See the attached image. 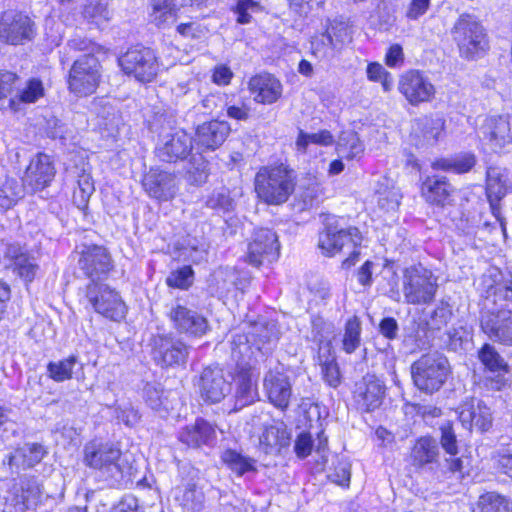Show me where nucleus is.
<instances>
[{
  "mask_svg": "<svg viewBox=\"0 0 512 512\" xmlns=\"http://www.w3.org/2000/svg\"><path fill=\"white\" fill-rule=\"evenodd\" d=\"M444 129V120L439 117L423 116L413 122L412 130L413 133L422 137L423 140L432 144L435 143Z\"/></svg>",
  "mask_w": 512,
  "mask_h": 512,
  "instance_id": "f704fd0d",
  "label": "nucleus"
},
{
  "mask_svg": "<svg viewBox=\"0 0 512 512\" xmlns=\"http://www.w3.org/2000/svg\"><path fill=\"white\" fill-rule=\"evenodd\" d=\"M79 267L91 282H98L107 276L112 267L110 254L102 246H85L81 252Z\"/></svg>",
  "mask_w": 512,
  "mask_h": 512,
  "instance_id": "aec40b11",
  "label": "nucleus"
},
{
  "mask_svg": "<svg viewBox=\"0 0 512 512\" xmlns=\"http://www.w3.org/2000/svg\"><path fill=\"white\" fill-rule=\"evenodd\" d=\"M54 176L55 169L50 157L46 154H38L27 167L23 181L36 191L45 188Z\"/></svg>",
  "mask_w": 512,
  "mask_h": 512,
  "instance_id": "bb28decb",
  "label": "nucleus"
},
{
  "mask_svg": "<svg viewBox=\"0 0 512 512\" xmlns=\"http://www.w3.org/2000/svg\"><path fill=\"white\" fill-rule=\"evenodd\" d=\"M144 191L158 201L172 200L178 191L175 176L159 168H150L142 179Z\"/></svg>",
  "mask_w": 512,
  "mask_h": 512,
  "instance_id": "6ab92c4d",
  "label": "nucleus"
},
{
  "mask_svg": "<svg viewBox=\"0 0 512 512\" xmlns=\"http://www.w3.org/2000/svg\"><path fill=\"white\" fill-rule=\"evenodd\" d=\"M321 370L325 381L331 387H337L340 384V372L337 362L334 358H327L321 362Z\"/></svg>",
  "mask_w": 512,
  "mask_h": 512,
  "instance_id": "680f3d73",
  "label": "nucleus"
},
{
  "mask_svg": "<svg viewBox=\"0 0 512 512\" xmlns=\"http://www.w3.org/2000/svg\"><path fill=\"white\" fill-rule=\"evenodd\" d=\"M278 237L270 229H258L248 244L246 261L253 266L271 263L279 257Z\"/></svg>",
  "mask_w": 512,
  "mask_h": 512,
  "instance_id": "ddd939ff",
  "label": "nucleus"
},
{
  "mask_svg": "<svg viewBox=\"0 0 512 512\" xmlns=\"http://www.w3.org/2000/svg\"><path fill=\"white\" fill-rule=\"evenodd\" d=\"M162 395H163V392L161 390L157 389L153 385L148 384V385H146V387L144 389V396H145L146 403L153 410L158 411L161 408V406L163 404Z\"/></svg>",
  "mask_w": 512,
  "mask_h": 512,
  "instance_id": "774afa93",
  "label": "nucleus"
},
{
  "mask_svg": "<svg viewBox=\"0 0 512 512\" xmlns=\"http://www.w3.org/2000/svg\"><path fill=\"white\" fill-rule=\"evenodd\" d=\"M149 18L150 21L158 27L164 28L169 26L176 20V7L166 6V8H156V10H151Z\"/></svg>",
  "mask_w": 512,
  "mask_h": 512,
  "instance_id": "13d9d810",
  "label": "nucleus"
},
{
  "mask_svg": "<svg viewBox=\"0 0 512 512\" xmlns=\"http://www.w3.org/2000/svg\"><path fill=\"white\" fill-rule=\"evenodd\" d=\"M340 152L348 159H355L362 155L364 146L354 132L344 133L339 143Z\"/></svg>",
  "mask_w": 512,
  "mask_h": 512,
  "instance_id": "864d4df0",
  "label": "nucleus"
},
{
  "mask_svg": "<svg viewBox=\"0 0 512 512\" xmlns=\"http://www.w3.org/2000/svg\"><path fill=\"white\" fill-rule=\"evenodd\" d=\"M437 455V442L431 437H422L417 440L411 452L413 463L419 466L434 462Z\"/></svg>",
  "mask_w": 512,
  "mask_h": 512,
  "instance_id": "4c0bfd02",
  "label": "nucleus"
},
{
  "mask_svg": "<svg viewBox=\"0 0 512 512\" xmlns=\"http://www.w3.org/2000/svg\"><path fill=\"white\" fill-rule=\"evenodd\" d=\"M199 390L206 402L218 403L230 393L231 385L225 379L221 369L207 367L201 374Z\"/></svg>",
  "mask_w": 512,
  "mask_h": 512,
  "instance_id": "412c9836",
  "label": "nucleus"
},
{
  "mask_svg": "<svg viewBox=\"0 0 512 512\" xmlns=\"http://www.w3.org/2000/svg\"><path fill=\"white\" fill-rule=\"evenodd\" d=\"M177 32L184 37L199 39L207 34L206 27L197 22L182 23L177 26Z\"/></svg>",
  "mask_w": 512,
  "mask_h": 512,
  "instance_id": "0e129e2a",
  "label": "nucleus"
},
{
  "mask_svg": "<svg viewBox=\"0 0 512 512\" xmlns=\"http://www.w3.org/2000/svg\"><path fill=\"white\" fill-rule=\"evenodd\" d=\"M46 454L47 450L43 445L26 443L9 456L8 462L10 466L28 469L40 463Z\"/></svg>",
  "mask_w": 512,
  "mask_h": 512,
  "instance_id": "72a5a7b5",
  "label": "nucleus"
},
{
  "mask_svg": "<svg viewBox=\"0 0 512 512\" xmlns=\"http://www.w3.org/2000/svg\"><path fill=\"white\" fill-rule=\"evenodd\" d=\"M479 512H511L508 499L496 492L482 494L477 502Z\"/></svg>",
  "mask_w": 512,
  "mask_h": 512,
  "instance_id": "c03bdc74",
  "label": "nucleus"
},
{
  "mask_svg": "<svg viewBox=\"0 0 512 512\" xmlns=\"http://www.w3.org/2000/svg\"><path fill=\"white\" fill-rule=\"evenodd\" d=\"M327 446L328 438L323 432L318 433L316 440L309 433L303 432L295 440L294 451L299 458H306L313 450L324 457Z\"/></svg>",
  "mask_w": 512,
  "mask_h": 512,
  "instance_id": "c9c22d12",
  "label": "nucleus"
},
{
  "mask_svg": "<svg viewBox=\"0 0 512 512\" xmlns=\"http://www.w3.org/2000/svg\"><path fill=\"white\" fill-rule=\"evenodd\" d=\"M18 79V76L13 72L0 71V99L11 94Z\"/></svg>",
  "mask_w": 512,
  "mask_h": 512,
  "instance_id": "69168bd1",
  "label": "nucleus"
},
{
  "mask_svg": "<svg viewBox=\"0 0 512 512\" xmlns=\"http://www.w3.org/2000/svg\"><path fill=\"white\" fill-rule=\"evenodd\" d=\"M509 190L507 173L504 169L490 167L486 173V195L493 215L500 217V201Z\"/></svg>",
  "mask_w": 512,
  "mask_h": 512,
  "instance_id": "c756f323",
  "label": "nucleus"
},
{
  "mask_svg": "<svg viewBox=\"0 0 512 512\" xmlns=\"http://www.w3.org/2000/svg\"><path fill=\"white\" fill-rule=\"evenodd\" d=\"M44 96V86L40 79L31 78L25 86L16 93V98L22 103H35Z\"/></svg>",
  "mask_w": 512,
  "mask_h": 512,
  "instance_id": "603ef678",
  "label": "nucleus"
},
{
  "mask_svg": "<svg viewBox=\"0 0 512 512\" xmlns=\"http://www.w3.org/2000/svg\"><path fill=\"white\" fill-rule=\"evenodd\" d=\"M23 196V186L16 179H0V208H11Z\"/></svg>",
  "mask_w": 512,
  "mask_h": 512,
  "instance_id": "ea45409f",
  "label": "nucleus"
},
{
  "mask_svg": "<svg viewBox=\"0 0 512 512\" xmlns=\"http://www.w3.org/2000/svg\"><path fill=\"white\" fill-rule=\"evenodd\" d=\"M84 461L87 466L114 480L121 479L127 469L120 449L108 443H88L84 449Z\"/></svg>",
  "mask_w": 512,
  "mask_h": 512,
  "instance_id": "6e6552de",
  "label": "nucleus"
},
{
  "mask_svg": "<svg viewBox=\"0 0 512 512\" xmlns=\"http://www.w3.org/2000/svg\"><path fill=\"white\" fill-rule=\"evenodd\" d=\"M481 363L491 372H507L508 365L496 349L490 344H484L478 352Z\"/></svg>",
  "mask_w": 512,
  "mask_h": 512,
  "instance_id": "49530a36",
  "label": "nucleus"
},
{
  "mask_svg": "<svg viewBox=\"0 0 512 512\" xmlns=\"http://www.w3.org/2000/svg\"><path fill=\"white\" fill-rule=\"evenodd\" d=\"M82 15L88 22L98 26L111 18L107 3L103 0H88L83 7Z\"/></svg>",
  "mask_w": 512,
  "mask_h": 512,
  "instance_id": "a18cd8bd",
  "label": "nucleus"
},
{
  "mask_svg": "<svg viewBox=\"0 0 512 512\" xmlns=\"http://www.w3.org/2000/svg\"><path fill=\"white\" fill-rule=\"evenodd\" d=\"M193 281V270L190 266H184L172 271L166 279L169 287L187 289Z\"/></svg>",
  "mask_w": 512,
  "mask_h": 512,
  "instance_id": "4d7b16f0",
  "label": "nucleus"
},
{
  "mask_svg": "<svg viewBox=\"0 0 512 512\" xmlns=\"http://www.w3.org/2000/svg\"><path fill=\"white\" fill-rule=\"evenodd\" d=\"M441 445L450 455H456L458 452L456 436L450 421L444 422L441 427Z\"/></svg>",
  "mask_w": 512,
  "mask_h": 512,
  "instance_id": "052dcab7",
  "label": "nucleus"
},
{
  "mask_svg": "<svg viewBox=\"0 0 512 512\" xmlns=\"http://www.w3.org/2000/svg\"><path fill=\"white\" fill-rule=\"evenodd\" d=\"M207 207L217 210L218 212H231L234 210L235 202L230 197L227 189H221L213 192L206 201Z\"/></svg>",
  "mask_w": 512,
  "mask_h": 512,
  "instance_id": "6e6d98bb",
  "label": "nucleus"
},
{
  "mask_svg": "<svg viewBox=\"0 0 512 512\" xmlns=\"http://www.w3.org/2000/svg\"><path fill=\"white\" fill-rule=\"evenodd\" d=\"M77 362L75 356H70L66 359L50 362L47 366V371L54 381L63 382L72 378L73 368Z\"/></svg>",
  "mask_w": 512,
  "mask_h": 512,
  "instance_id": "3c124183",
  "label": "nucleus"
},
{
  "mask_svg": "<svg viewBox=\"0 0 512 512\" xmlns=\"http://www.w3.org/2000/svg\"><path fill=\"white\" fill-rule=\"evenodd\" d=\"M257 196L267 204L279 205L286 202L294 190V174L287 166H264L255 176Z\"/></svg>",
  "mask_w": 512,
  "mask_h": 512,
  "instance_id": "20e7f679",
  "label": "nucleus"
},
{
  "mask_svg": "<svg viewBox=\"0 0 512 512\" xmlns=\"http://www.w3.org/2000/svg\"><path fill=\"white\" fill-rule=\"evenodd\" d=\"M36 24L22 12L7 11L0 16V41L10 45H23L36 36Z\"/></svg>",
  "mask_w": 512,
  "mask_h": 512,
  "instance_id": "9b49d317",
  "label": "nucleus"
},
{
  "mask_svg": "<svg viewBox=\"0 0 512 512\" xmlns=\"http://www.w3.org/2000/svg\"><path fill=\"white\" fill-rule=\"evenodd\" d=\"M399 92L412 106L431 102L436 95V88L429 77L419 70H409L400 76Z\"/></svg>",
  "mask_w": 512,
  "mask_h": 512,
  "instance_id": "f8f14e48",
  "label": "nucleus"
},
{
  "mask_svg": "<svg viewBox=\"0 0 512 512\" xmlns=\"http://www.w3.org/2000/svg\"><path fill=\"white\" fill-rule=\"evenodd\" d=\"M175 500L184 512H200L204 506V494L194 484H188L184 488H177Z\"/></svg>",
  "mask_w": 512,
  "mask_h": 512,
  "instance_id": "e433bc0d",
  "label": "nucleus"
},
{
  "mask_svg": "<svg viewBox=\"0 0 512 512\" xmlns=\"http://www.w3.org/2000/svg\"><path fill=\"white\" fill-rule=\"evenodd\" d=\"M248 342L245 335H239L231 341V357L236 362V410L252 404L258 397L257 376L253 371L256 362L252 361L254 352Z\"/></svg>",
  "mask_w": 512,
  "mask_h": 512,
  "instance_id": "f257e3e1",
  "label": "nucleus"
},
{
  "mask_svg": "<svg viewBox=\"0 0 512 512\" xmlns=\"http://www.w3.org/2000/svg\"><path fill=\"white\" fill-rule=\"evenodd\" d=\"M438 278L422 265H414L403 273L402 292L405 301L413 305L433 302L438 288Z\"/></svg>",
  "mask_w": 512,
  "mask_h": 512,
  "instance_id": "39448f33",
  "label": "nucleus"
},
{
  "mask_svg": "<svg viewBox=\"0 0 512 512\" xmlns=\"http://www.w3.org/2000/svg\"><path fill=\"white\" fill-rule=\"evenodd\" d=\"M260 9L258 2L254 0H237L235 12L237 14V22L247 24L251 21V14Z\"/></svg>",
  "mask_w": 512,
  "mask_h": 512,
  "instance_id": "bf43d9fd",
  "label": "nucleus"
},
{
  "mask_svg": "<svg viewBox=\"0 0 512 512\" xmlns=\"http://www.w3.org/2000/svg\"><path fill=\"white\" fill-rule=\"evenodd\" d=\"M362 242V235L358 228L342 224V219L335 216L326 219L325 228L319 233L318 247L327 256H333L344 249L352 250L350 255L342 262L343 268L354 266L360 252L357 249Z\"/></svg>",
  "mask_w": 512,
  "mask_h": 512,
  "instance_id": "f03ea898",
  "label": "nucleus"
},
{
  "mask_svg": "<svg viewBox=\"0 0 512 512\" xmlns=\"http://www.w3.org/2000/svg\"><path fill=\"white\" fill-rule=\"evenodd\" d=\"M264 389L275 407L280 409L288 407L292 388L289 377L285 373L279 370H270L264 378Z\"/></svg>",
  "mask_w": 512,
  "mask_h": 512,
  "instance_id": "393cba45",
  "label": "nucleus"
},
{
  "mask_svg": "<svg viewBox=\"0 0 512 512\" xmlns=\"http://www.w3.org/2000/svg\"><path fill=\"white\" fill-rule=\"evenodd\" d=\"M361 343V322L357 316L348 319L342 337V350L353 353Z\"/></svg>",
  "mask_w": 512,
  "mask_h": 512,
  "instance_id": "37998d69",
  "label": "nucleus"
},
{
  "mask_svg": "<svg viewBox=\"0 0 512 512\" xmlns=\"http://www.w3.org/2000/svg\"><path fill=\"white\" fill-rule=\"evenodd\" d=\"M192 149V138L183 130L163 136L157 153L163 161L171 162L185 158Z\"/></svg>",
  "mask_w": 512,
  "mask_h": 512,
  "instance_id": "a878e982",
  "label": "nucleus"
},
{
  "mask_svg": "<svg viewBox=\"0 0 512 512\" xmlns=\"http://www.w3.org/2000/svg\"><path fill=\"white\" fill-rule=\"evenodd\" d=\"M388 179L384 178L380 188L377 189V202L379 207L385 211H394L398 208L401 195L395 187L388 185Z\"/></svg>",
  "mask_w": 512,
  "mask_h": 512,
  "instance_id": "de8ad7c7",
  "label": "nucleus"
},
{
  "mask_svg": "<svg viewBox=\"0 0 512 512\" xmlns=\"http://www.w3.org/2000/svg\"><path fill=\"white\" fill-rule=\"evenodd\" d=\"M329 479L341 486H348L350 483L351 471L347 461H338L334 470L328 475Z\"/></svg>",
  "mask_w": 512,
  "mask_h": 512,
  "instance_id": "e2e57ef3",
  "label": "nucleus"
},
{
  "mask_svg": "<svg viewBox=\"0 0 512 512\" xmlns=\"http://www.w3.org/2000/svg\"><path fill=\"white\" fill-rule=\"evenodd\" d=\"M167 316L172 327L182 334L198 337L204 335L208 329L206 318L180 303L173 304Z\"/></svg>",
  "mask_w": 512,
  "mask_h": 512,
  "instance_id": "f3484780",
  "label": "nucleus"
},
{
  "mask_svg": "<svg viewBox=\"0 0 512 512\" xmlns=\"http://www.w3.org/2000/svg\"><path fill=\"white\" fill-rule=\"evenodd\" d=\"M179 440L185 445L198 448L210 446L216 439L215 428L204 419H197L194 424L187 425L179 432Z\"/></svg>",
  "mask_w": 512,
  "mask_h": 512,
  "instance_id": "2f4dec72",
  "label": "nucleus"
},
{
  "mask_svg": "<svg viewBox=\"0 0 512 512\" xmlns=\"http://www.w3.org/2000/svg\"><path fill=\"white\" fill-rule=\"evenodd\" d=\"M482 331L493 341L512 345V310H500L481 319Z\"/></svg>",
  "mask_w": 512,
  "mask_h": 512,
  "instance_id": "5701e85b",
  "label": "nucleus"
},
{
  "mask_svg": "<svg viewBox=\"0 0 512 512\" xmlns=\"http://www.w3.org/2000/svg\"><path fill=\"white\" fill-rule=\"evenodd\" d=\"M230 132V124L226 121L204 122L197 127L195 143L202 150L214 151L225 142Z\"/></svg>",
  "mask_w": 512,
  "mask_h": 512,
  "instance_id": "b1692460",
  "label": "nucleus"
},
{
  "mask_svg": "<svg viewBox=\"0 0 512 512\" xmlns=\"http://www.w3.org/2000/svg\"><path fill=\"white\" fill-rule=\"evenodd\" d=\"M384 394V384L375 375H366L356 384L354 399L360 409L370 412L380 407Z\"/></svg>",
  "mask_w": 512,
  "mask_h": 512,
  "instance_id": "4be33fe9",
  "label": "nucleus"
},
{
  "mask_svg": "<svg viewBox=\"0 0 512 512\" xmlns=\"http://www.w3.org/2000/svg\"><path fill=\"white\" fill-rule=\"evenodd\" d=\"M168 57L158 58L154 50L147 47L136 46L130 48L119 58L122 71L142 83L155 79L161 68L168 69L176 63L179 50L167 47Z\"/></svg>",
  "mask_w": 512,
  "mask_h": 512,
  "instance_id": "7ed1b4c3",
  "label": "nucleus"
},
{
  "mask_svg": "<svg viewBox=\"0 0 512 512\" xmlns=\"http://www.w3.org/2000/svg\"><path fill=\"white\" fill-rule=\"evenodd\" d=\"M335 50V43L331 32H322L312 37L311 53L320 61L332 58Z\"/></svg>",
  "mask_w": 512,
  "mask_h": 512,
  "instance_id": "a19ab883",
  "label": "nucleus"
},
{
  "mask_svg": "<svg viewBox=\"0 0 512 512\" xmlns=\"http://www.w3.org/2000/svg\"><path fill=\"white\" fill-rule=\"evenodd\" d=\"M22 499L27 508L36 506L42 496V486L38 479L26 478L22 481Z\"/></svg>",
  "mask_w": 512,
  "mask_h": 512,
  "instance_id": "5fc2aeb1",
  "label": "nucleus"
},
{
  "mask_svg": "<svg viewBox=\"0 0 512 512\" xmlns=\"http://www.w3.org/2000/svg\"><path fill=\"white\" fill-rule=\"evenodd\" d=\"M249 91L257 103L272 104L282 95V84L270 74L252 77L248 84Z\"/></svg>",
  "mask_w": 512,
  "mask_h": 512,
  "instance_id": "c85d7f7f",
  "label": "nucleus"
},
{
  "mask_svg": "<svg viewBox=\"0 0 512 512\" xmlns=\"http://www.w3.org/2000/svg\"><path fill=\"white\" fill-rule=\"evenodd\" d=\"M222 461L238 475L254 470V461L235 450L227 449L222 453Z\"/></svg>",
  "mask_w": 512,
  "mask_h": 512,
  "instance_id": "09e8293b",
  "label": "nucleus"
},
{
  "mask_svg": "<svg viewBox=\"0 0 512 512\" xmlns=\"http://www.w3.org/2000/svg\"><path fill=\"white\" fill-rule=\"evenodd\" d=\"M475 163L474 155L467 153L451 159L443 158L436 160L432 163V168L461 174L470 171Z\"/></svg>",
  "mask_w": 512,
  "mask_h": 512,
  "instance_id": "58836bf2",
  "label": "nucleus"
},
{
  "mask_svg": "<svg viewBox=\"0 0 512 512\" xmlns=\"http://www.w3.org/2000/svg\"><path fill=\"white\" fill-rule=\"evenodd\" d=\"M333 141L334 138L328 130H321L317 133L311 134L300 130L296 140V147L298 151L306 152L309 144L329 146Z\"/></svg>",
  "mask_w": 512,
  "mask_h": 512,
  "instance_id": "8fccbe9b",
  "label": "nucleus"
},
{
  "mask_svg": "<svg viewBox=\"0 0 512 512\" xmlns=\"http://www.w3.org/2000/svg\"><path fill=\"white\" fill-rule=\"evenodd\" d=\"M101 81V65L93 55L77 59L69 73V89L77 96L93 94Z\"/></svg>",
  "mask_w": 512,
  "mask_h": 512,
  "instance_id": "9d476101",
  "label": "nucleus"
},
{
  "mask_svg": "<svg viewBox=\"0 0 512 512\" xmlns=\"http://www.w3.org/2000/svg\"><path fill=\"white\" fill-rule=\"evenodd\" d=\"M0 259L5 261L8 266H12L14 272L26 282L33 281L38 271L36 259L18 243L2 241L0 243Z\"/></svg>",
  "mask_w": 512,
  "mask_h": 512,
  "instance_id": "dca6fc26",
  "label": "nucleus"
},
{
  "mask_svg": "<svg viewBox=\"0 0 512 512\" xmlns=\"http://www.w3.org/2000/svg\"><path fill=\"white\" fill-rule=\"evenodd\" d=\"M85 298L92 309L112 321L125 318L127 307L119 293L101 282H91L86 287Z\"/></svg>",
  "mask_w": 512,
  "mask_h": 512,
  "instance_id": "1a4fd4ad",
  "label": "nucleus"
},
{
  "mask_svg": "<svg viewBox=\"0 0 512 512\" xmlns=\"http://www.w3.org/2000/svg\"><path fill=\"white\" fill-rule=\"evenodd\" d=\"M259 441L265 453H278L282 448L289 446L290 434L283 422H273L265 426Z\"/></svg>",
  "mask_w": 512,
  "mask_h": 512,
  "instance_id": "473e14b6",
  "label": "nucleus"
},
{
  "mask_svg": "<svg viewBox=\"0 0 512 512\" xmlns=\"http://www.w3.org/2000/svg\"><path fill=\"white\" fill-rule=\"evenodd\" d=\"M452 36L463 58L476 59L488 48L484 28L472 15L463 14L458 18Z\"/></svg>",
  "mask_w": 512,
  "mask_h": 512,
  "instance_id": "423d86ee",
  "label": "nucleus"
},
{
  "mask_svg": "<svg viewBox=\"0 0 512 512\" xmlns=\"http://www.w3.org/2000/svg\"><path fill=\"white\" fill-rule=\"evenodd\" d=\"M479 137L486 149L499 152L512 141L510 123L502 116L488 117L480 127Z\"/></svg>",
  "mask_w": 512,
  "mask_h": 512,
  "instance_id": "a211bd4d",
  "label": "nucleus"
},
{
  "mask_svg": "<svg viewBox=\"0 0 512 512\" xmlns=\"http://www.w3.org/2000/svg\"><path fill=\"white\" fill-rule=\"evenodd\" d=\"M152 358L161 367L184 364L188 356L187 346L171 336L157 335L152 338Z\"/></svg>",
  "mask_w": 512,
  "mask_h": 512,
  "instance_id": "2eb2a0df",
  "label": "nucleus"
},
{
  "mask_svg": "<svg viewBox=\"0 0 512 512\" xmlns=\"http://www.w3.org/2000/svg\"><path fill=\"white\" fill-rule=\"evenodd\" d=\"M430 0H411L406 10V17L410 20H417L429 9Z\"/></svg>",
  "mask_w": 512,
  "mask_h": 512,
  "instance_id": "338daca9",
  "label": "nucleus"
},
{
  "mask_svg": "<svg viewBox=\"0 0 512 512\" xmlns=\"http://www.w3.org/2000/svg\"><path fill=\"white\" fill-rule=\"evenodd\" d=\"M278 330L272 322H255L247 326V331L237 333L233 338L239 335L248 337V345L251 346L254 355L252 361L259 362L268 355L278 339ZM234 339H232L233 341Z\"/></svg>",
  "mask_w": 512,
  "mask_h": 512,
  "instance_id": "4468645a",
  "label": "nucleus"
},
{
  "mask_svg": "<svg viewBox=\"0 0 512 512\" xmlns=\"http://www.w3.org/2000/svg\"><path fill=\"white\" fill-rule=\"evenodd\" d=\"M459 419L464 427L473 426L481 431H487L492 425V413L485 403L478 399L465 402L459 410Z\"/></svg>",
  "mask_w": 512,
  "mask_h": 512,
  "instance_id": "cd10ccee",
  "label": "nucleus"
},
{
  "mask_svg": "<svg viewBox=\"0 0 512 512\" xmlns=\"http://www.w3.org/2000/svg\"><path fill=\"white\" fill-rule=\"evenodd\" d=\"M78 187L74 191L73 201L79 209L84 210L87 208L88 201L95 191L94 181L91 173L86 169L78 175Z\"/></svg>",
  "mask_w": 512,
  "mask_h": 512,
  "instance_id": "79ce46f5",
  "label": "nucleus"
},
{
  "mask_svg": "<svg viewBox=\"0 0 512 512\" xmlns=\"http://www.w3.org/2000/svg\"><path fill=\"white\" fill-rule=\"evenodd\" d=\"M448 373L447 358L437 353L423 355L411 366L414 384L426 393L438 391L445 383Z\"/></svg>",
  "mask_w": 512,
  "mask_h": 512,
  "instance_id": "0eeeda50",
  "label": "nucleus"
},
{
  "mask_svg": "<svg viewBox=\"0 0 512 512\" xmlns=\"http://www.w3.org/2000/svg\"><path fill=\"white\" fill-rule=\"evenodd\" d=\"M454 191L447 179L439 176L427 177L421 186V194L426 202L441 207L452 203Z\"/></svg>",
  "mask_w": 512,
  "mask_h": 512,
  "instance_id": "7c9ffc66",
  "label": "nucleus"
}]
</instances>
